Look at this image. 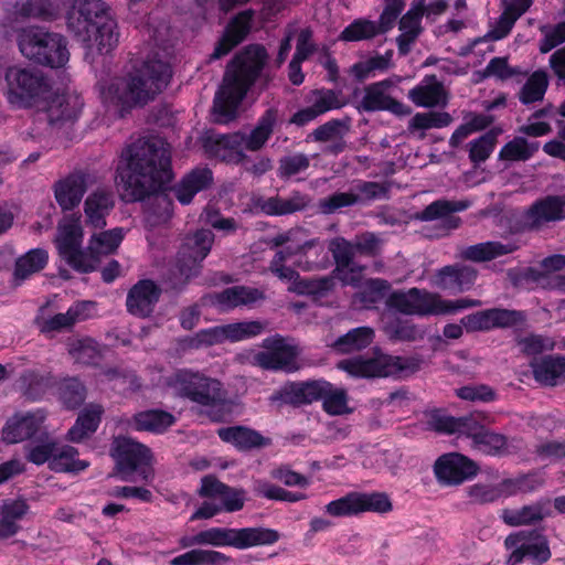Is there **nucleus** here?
<instances>
[{"label":"nucleus","mask_w":565,"mask_h":565,"mask_svg":"<svg viewBox=\"0 0 565 565\" xmlns=\"http://www.w3.org/2000/svg\"><path fill=\"white\" fill-rule=\"evenodd\" d=\"M200 541L202 545L214 547L231 546L237 550H247L254 546L275 544L280 535L276 530L254 526V527H210L200 531Z\"/></svg>","instance_id":"1a4fd4ad"},{"label":"nucleus","mask_w":565,"mask_h":565,"mask_svg":"<svg viewBox=\"0 0 565 565\" xmlns=\"http://www.w3.org/2000/svg\"><path fill=\"white\" fill-rule=\"evenodd\" d=\"M278 111L277 109L269 108L264 115L258 119L255 128L247 135L241 132L242 136V151H257L264 147L267 140L270 138L274 128L278 122Z\"/></svg>","instance_id":"f704fd0d"},{"label":"nucleus","mask_w":565,"mask_h":565,"mask_svg":"<svg viewBox=\"0 0 565 565\" xmlns=\"http://www.w3.org/2000/svg\"><path fill=\"white\" fill-rule=\"evenodd\" d=\"M322 408L331 416L351 414L353 408L349 405V396L344 388L335 387L328 382V387L323 391Z\"/></svg>","instance_id":"8fccbe9b"},{"label":"nucleus","mask_w":565,"mask_h":565,"mask_svg":"<svg viewBox=\"0 0 565 565\" xmlns=\"http://www.w3.org/2000/svg\"><path fill=\"white\" fill-rule=\"evenodd\" d=\"M390 305L405 315L424 317L439 316L443 312L441 297L418 288H411L405 292H394L390 298Z\"/></svg>","instance_id":"a211bd4d"},{"label":"nucleus","mask_w":565,"mask_h":565,"mask_svg":"<svg viewBox=\"0 0 565 565\" xmlns=\"http://www.w3.org/2000/svg\"><path fill=\"white\" fill-rule=\"evenodd\" d=\"M125 237L120 227L104 231L90 237L87 252L82 249L83 231L78 217H65L57 227L55 239L60 255L74 269L93 271L102 256L114 253Z\"/></svg>","instance_id":"39448f33"},{"label":"nucleus","mask_w":565,"mask_h":565,"mask_svg":"<svg viewBox=\"0 0 565 565\" xmlns=\"http://www.w3.org/2000/svg\"><path fill=\"white\" fill-rule=\"evenodd\" d=\"M164 384L170 394L205 407L224 404L227 399L223 384L200 371L177 370L166 377Z\"/></svg>","instance_id":"0eeeda50"},{"label":"nucleus","mask_w":565,"mask_h":565,"mask_svg":"<svg viewBox=\"0 0 565 565\" xmlns=\"http://www.w3.org/2000/svg\"><path fill=\"white\" fill-rule=\"evenodd\" d=\"M3 95L13 109H30L44 100L51 84L42 71L10 66L4 72Z\"/></svg>","instance_id":"423d86ee"},{"label":"nucleus","mask_w":565,"mask_h":565,"mask_svg":"<svg viewBox=\"0 0 565 565\" xmlns=\"http://www.w3.org/2000/svg\"><path fill=\"white\" fill-rule=\"evenodd\" d=\"M338 367L355 377L396 376L407 369L406 360L399 356L374 353L372 356L345 359Z\"/></svg>","instance_id":"f8f14e48"},{"label":"nucleus","mask_w":565,"mask_h":565,"mask_svg":"<svg viewBox=\"0 0 565 565\" xmlns=\"http://www.w3.org/2000/svg\"><path fill=\"white\" fill-rule=\"evenodd\" d=\"M104 17L108 14L103 1L73 0L67 13V25L82 41H90V28Z\"/></svg>","instance_id":"6ab92c4d"},{"label":"nucleus","mask_w":565,"mask_h":565,"mask_svg":"<svg viewBox=\"0 0 565 565\" xmlns=\"http://www.w3.org/2000/svg\"><path fill=\"white\" fill-rule=\"evenodd\" d=\"M407 97L418 107L433 108L447 104V92L435 75H426Z\"/></svg>","instance_id":"7c9ffc66"},{"label":"nucleus","mask_w":565,"mask_h":565,"mask_svg":"<svg viewBox=\"0 0 565 565\" xmlns=\"http://www.w3.org/2000/svg\"><path fill=\"white\" fill-rule=\"evenodd\" d=\"M392 502L382 492H350L344 497L329 502L324 507L327 514L334 518L352 516L364 512L387 513Z\"/></svg>","instance_id":"4468645a"},{"label":"nucleus","mask_w":565,"mask_h":565,"mask_svg":"<svg viewBox=\"0 0 565 565\" xmlns=\"http://www.w3.org/2000/svg\"><path fill=\"white\" fill-rule=\"evenodd\" d=\"M541 266L545 271L543 286L565 294V274L557 273L565 267V256H548L542 260Z\"/></svg>","instance_id":"5fc2aeb1"},{"label":"nucleus","mask_w":565,"mask_h":565,"mask_svg":"<svg viewBox=\"0 0 565 565\" xmlns=\"http://www.w3.org/2000/svg\"><path fill=\"white\" fill-rule=\"evenodd\" d=\"M437 479L446 484H459L476 476L477 465L460 454L441 456L435 463Z\"/></svg>","instance_id":"a878e982"},{"label":"nucleus","mask_w":565,"mask_h":565,"mask_svg":"<svg viewBox=\"0 0 565 565\" xmlns=\"http://www.w3.org/2000/svg\"><path fill=\"white\" fill-rule=\"evenodd\" d=\"M273 243L275 246L287 245L278 250L269 263V270L282 281L290 282L289 291L300 295L323 296L334 286V279L331 276L321 278H301L292 267L287 266L286 262L292 256H298L295 265L305 270H313L319 267L317 262L308 259L311 249L321 254L324 250L323 245L318 238H307L306 230L291 228L286 233L277 235Z\"/></svg>","instance_id":"f03ea898"},{"label":"nucleus","mask_w":565,"mask_h":565,"mask_svg":"<svg viewBox=\"0 0 565 565\" xmlns=\"http://www.w3.org/2000/svg\"><path fill=\"white\" fill-rule=\"evenodd\" d=\"M537 149L539 143H530L522 137H515L501 148L499 158L509 161H526L532 158Z\"/></svg>","instance_id":"680f3d73"},{"label":"nucleus","mask_w":565,"mask_h":565,"mask_svg":"<svg viewBox=\"0 0 565 565\" xmlns=\"http://www.w3.org/2000/svg\"><path fill=\"white\" fill-rule=\"evenodd\" d=\"M117 24L109 15L90 28V41H83L88 47L96 46L100 54L109 53L118 43Z\"/></svg>","instance_id":"79ce46f5"},{"label":"nucleus","mask_w":565,"mask_h":565,"mask_svg":"<svg viewBox=\"0 0 565 565\" xmlns=\"http://www.w3.org/2000/svg\"><path fill=\"white\" fill-rule=\"evenodd\" d=\"M199 494L215 500L220 510L225 512L242 510L246 501L243 489L231 488L213 476L202 478Z\"/></svg>","instance_id":"4be33fe9"},{"label":"nucleus","mask_w":565,"mask_h":565,"mask_svg":"<svg viewBox=\"0 0 565 565\" xmlns=\"http://www.w3.org/2000/svg\"><path fill=\"white\" fill-rule=\"evenodd\" d=\"M171 67L157 57L143 61L126 77L114 78L100 85V98L104 105L120 115L135 106L152 100L169 84Z\"/></svg>","instance_id":"7ed1b4c3"},{"label":"nucleus","mask_w":565,"mask_h":565,"mask_svg":"<svg viewBox=\"0 0 565 565\" xmlns=\"http://www.w3.org/2000/svg\"><path fill=\"white\" fill-rule=\"evenodd\" d=\"M220 438L238 449L247 450L270 445V439L258 431L243 426H234L218 429Z\"/></svg>","instance_id":"58836bf2"},{"label":"nucleus","mask_w":565,"mask_h":565,"mask_svg":"<svg viewBox=\"0 0 565 565\" xmlns=\"http://www.w3.org/2000/svg\"><path fill=\"white\" fill-rule=\"evenodd\" d=\"M565 218V194L547 195L536 200L518 220L519 230L533 231L543 225Z\"/></svg>","instance_id":"f3484780"},{"label":"nucleus","mask_w":565,"mask_h":565,"mask_svg":"<svg viewBox=\"0 0 565 565\" xmlns=\"http://www.w3.org/2000/svg\"><path fill=\"white\" fill-rule=\"evenodd\" d=\"M393 53L387 51L385 54L371 56L365 61L355 63L351 66V74L359 81H363L376 72H385L392 65Z\"/></svg>","instance_id":"13d9d810"},{"label":"nucleus","mask_w":565,"mask_h":565,"mask_svg":"<svg viewBox=\"0 0 565 565\" xmlns=\"http://www.w3.org/2000/svg\"><path fill=\"white\" fill-rule=\"evenodd\" d=\"M115 200L111 191L97 189L93 191L84 204L86 223L95 228L106 226V216L114 207Z\"/></svg>","instance_id":"2f4dec72"},{"label":"nucleus","mask_w":565,"mask_h":565,"mask_svg":"<svg viewBox=\"0 0 565 565\" xmlns=\"http://www.w3.org/2000/svg\"><path fill=\"white\" fill-rule=\"evenodd\" d=\"M266 58V50L259 45H250L235 56L214 98L215 121L226 124L235 118L238 105L259 75Z\"/></svg>","instance_id":"20e7f679"},{"label":"nucleus","mask_w":565,"mask_h":565,"mask_svg":"<svg viewBox=\"0 0 565 565\" xmlns=\"http://www.w3.org/2000/svg\"><path fill=\"white\" fill-rule=\"evenodd\" d=\"M175 423V417L162 409H149L137 413L129 425L138 431L162 434Z\"/></svg>","instance_id":"ea45409f"},{"label":"nucleus","mask_w":565,"mask_h":565,"mask_svg":"<svg viewBox=\"0 0 565 565\" xmlns=\"http://www.w3.org/2000/svg\"><path fill=\"white\" fill-rule=\"evenodd\" d=\"M425 15V0H413L407 12L398 22L399 35L396 38L398 53L406 55L424 31L422 19Z\"/></svg>","instance_id":"393cba45"},{"label":"nucleus","mask_w":565,"mask_h":565,"mask_svg":"<svg viewBox=\"0 0 565 565\" xmlns=\"http://www.w3.org/2000/svg\"><path fill=\"white\" fill-rule=\"evenodd\" d=\"M213 242L214 235L209 230H200L185 237L177 257L173 288H178L198 275L200 263L210 253Z\"/></svg>","instance_id":"9d476101"},{"label":"nucleus","mask_w":565,"mask_h":565,"mask_svg":"<svg viewBox=\"0 0 565 565\" xmlns=\"http://www.w3.org/2000/svg\"><path fill=\"white\" fill-rule=\"evenodd\" d=\"M471 417H452L440 412H433L428 415L427 425L430 429L446 434H465L471 422Z\"/></svg>","instance_id":"6e6d98bb"},{"label":"nucleus","mask_w":565,"mask_h":565,"mask_svg":"<svg viewBox=\"0 0 565 565\" xmlns=\"http://www.w3.org/2000/svg\"><path fill=\"white\" fill-rule=\"evenodd\" d=\"M105 347L98 344L92 338H72L67 341V351L74 362L93 365L104 355Z\"/></svg>","instance_id":"c03bdc74"},{"label":"nucleus","mask_w":565,"mask_h":565,"mask_svg":"<svg viewBox=\"0 0 565 565\" xmlns=\"http://www.w3.org/2000/svg\"><path fill=\"white\" fill-rule=\"evenodd\" d=\"M472 439V447L486 455H502L508 451V441L503 435L487 430L473 418L466 433Z\"/></svg>","instance_id":"473e14b6"},{"label":"nucleus","mask_w":565,"mask_h":565,"mask_svg":"<svg viewBox=\"0 0 565 565\" xmlns=\"http://www.w3.org/2000/svg\"><path fill=\"white\" fill-rule=\"evenodd\" d=\"M45 413L42 409L32 412L17 413L7 423L3 429V438L10 444H15L41 436L43 424L45 420Z\"/></svg>","instance_id":"5701e85b"},{"label":"nucleus","mask_w":565,"mask_h":565,"mask_svg":"<svg viewBox=\"0 0 565 565\" xmlns=\"http://www.w3.org/2000/svg\"><path fill=\"white\" fill-rule=\"evenodd\" d=\"M60 401L67 408L78 407L86 398V388L76 377L64 379L58 383Z\"/></svg>","instance_id":"4d7b16f0"},{"label":"nucleus","mask_w":565,"mask_h":565,"mask_svg":"<svg viewBox=\"0 0 565 565\" xmlns=\"http://www.w3.org/2000/svg\"><path fill=\"white\" fill-rule=\"evenodd\" d=\"M77 456L78 451L74 447L56 443L50 468L55 472H81L89 466V462L78 459Z\"/></svg>","instance_id":"a18cd8bd"},{"label":"nucleus","mask_w":565,"mask_h":565,"mask_svg":"<svg viewBox=\"0 0 565 565\" xmlns=\"http://www.w3.org/2000/svg\"><path fill=\"white\" fill-rule=\"evenodd\" d=\"M84 100L76 92L58 94L46 107V118L52 127L62 128L74 124L81 116Z\"/></svg>","instance_id":"b1692460"},{"label":"nucleus","mask_w":565,"mask_h":565,"mask_svg":"<svg viewBox=\"0 0 565 565\" xmlns=\"http://www.w3.org/2000/svg\"><path fill=\"white\" fill-rule=\"evenodd\" d=\"M470 205L471 202L468 200H437L418 212L416 218L425 222L439 221L440 226L437 236H445L460 224V218L454 216V213L465 211Z\"/></svg>","instance_id":"412c9836"},{"label":"nucleus","mask_w":565,"mask_h":565,"mask_svg":"<svg viewBox=\"0 0 565 565\" xmlns=\"http://www.w3.org/2000/svg\"><path fill=\"white\" fill-rule=\"evenodd\" d=\"M264 299V292L257 288L235 286L209 296L210 302L220 311H228L239 306H248Z\"/></svg>","instance_id":"c756f323"},{"label":"nucleus","mask_w":565,"mask_h":565,"mask_svg":"<svg viewBox=\"0 0 565 565\" xmlns=\"http://www.w3.org/2000/svg\"><path fill=\"white\" fill-rule=\"evenodd\" d=\"M242 140L241 131L228 135L210 132L204 138L203 147L210 157L239 163L246 157L242 151Z\"/></svg>","instance_id":"bb28decb"},{"label":"nucleus","mask_w":565,"mask_h":565,"mask_svg":"<svg viewBox=\"0 0 565 565\" xmlns=\"http://www.w3.org/2000/svg\"><path fill=\"white\" fill-rule=\"evenodd\" d=\"M380 33L381 29L375 21L356 19L342 30L339 39L347 42H356L373 39Z\"/></svg>","instance_id":"bf43d9fd"},{"label":"nucleus","mask_w":565,"mask_h":565,"mask_svg":"<svg viewBox=\"0 0 565 565\" xmlns=\"http://www.w3.org/2000/svg\"><path fill=\"white\" fill-rule=\"evenodd\" d=\"M104 408L99 404L86 405L77 416L75 424L67 433V438L73 443H81L92 436L98 428Z\"/></svg>","instance_id":"e433bc0d"},{"label":"nucleus","mask_w":565,"mask_h":565,"mask_svg":"<svg viewBox=\"0 0 565 565\" xmlns=\"http://www.w3.org/2000/svg\"><path fill=\"white\" fill-rule=\"evenodd\" d=\"M95 182V174L76 170L55 183V200L62 210H73L81 203L86 190Z\"/></svg>","instance_id":"aec40b11"},{"label":"nucleus","mask_w":565,"mask_h":565,"mask_svg":"<svg viewBox=\"0 0 565 565\" xmlns=\"http://www.w3.org/2000/svg\"><path fill=\"white\" fill-rule=\"evenodd\" d=\"M519 248V245L513 242H484L476 245H470L460 250V257L467 260L481 263L489 262L497 257L511 254Z\"/></svg>","instance_id":"4c0bfd02"},{"label":"nucleus","mask_w":565,"mask_h":565,"mask_svg":"<svg viewBox=\"0 0 565 565\" xmlns=\"http://www.w3.org/2000/svg\"><path fill=\"white\" fill-rule=\"evenodd\" d=\"M534 377L544 385H557L559 379L565 376V358L550 355L532 364Z\"/></svg>","instance_id":"49530a36"},{"label":"nucleus","mask_w":565,"mask_h":565,"mask_svg":"<svg viewBox=\"0 0 565 565\" xmlns=\"http://www.w3.org/2000/svg\"><path fill=\"white\" fill-rule=\"evenodd\" d=\"M309 167V156L302 152H295L279 159L277 174L280 179L289 180L306 172Z\"/></svg>","instance_id":"0e129e2a"},{"label":"nucleus","mask_w":565,"mask_h":565,"mask_svg":"<svg viewBox=\"0 0 565 565\" xmlns=\"http://www.w3.org/2000/svg\"><path fill=\"white\" fill-rule=\"evenodd\" d=\"M232 558L215 550L192 548L173 557L170 565H227Z\"/></svg>","instance_id":"09e8293b"},{"label":"nucleus","mask_w":565,"mask_h":565,"mask_svg":"<svg viewBox=\"0 0 565 565\" xmlns=\"http://www.w3.org/2000/svg\"><path fill=\"white\" fill-rule=\"evenodd\" d=\"M225 341L238 342L259 335L264 331V324L260 321H241L224 324Z\"/></svg>","instance_id":"69168bd1"},{"label":"nucleus","mask_w":565,"mask_h":565,"mask_svg":"<svg viewBox=\"0 0 565 565\" xmlns=\"http://www.w3.org/2000/svg\"><path fill=\"white\" fill-rule=\"evenodd\" d=\"M263 350L253 356L254 364L265 370L294 372L298 370L297 347L281 335L263 340Z\"/></svg>","instance_id":"2eb2a0df"},{"label":"nucleus","mask_w":565,"mask_h":565,"mask_svg":"<svg viewBox=\"0 0 565 565\" xmlns=\"http://www.w3.org/2000/svg\"><path fill=\"white\" fill-rule=\"evenodd\" d=\"M384 330L391 339L398 341H414L423 335V332L408 320L391 316L385 318Z\"/></svg>","instance_id":"e2e57ef3"},{"label":"nucleus","mask_w":565,"mask_h":565,"mask_svg":"<svg viewBox=\"0 0 565 565\" xmlns=\"http://www.w3.org/2000/svg\"><path fill=\"white\" fill-rule=\"evenodd\" d=\"M374 339V331L370 327H359L352 329L343 337H340L335 343L334 348L342 353H349L353 351H359L372 343Z\"/></svg>","instance_id":"864d4df0"},{"label":"nucleus","mask_w":565,"mask_h":565,"mask_svg":"<svg viewBox=\"0 0 565 565\" xmlns=\"http://www.w3.org/2000/svg\"><path fill=\"white\" fill-rule=\"evenodd\" d=\"M250 20L252 14L247 11L236 15L226 28L211 57L214 60L220 58L241 43L249 31Z\"/></svg>","instance_id":"c9c22d12"},{"label":"nucleus","mask_w":565,"mask_h":565,"mask_svg":"<svg viewBox=\"0 0 565 565\" xmlns=\"http://www.w3.org/2000/svg\"><path fill=\"white\" fill-rule=\"evenodd\" d=\"M550 78L544 70L534 71L518 92V99L522 105L529 106L544 99L548 88Z\"/></svg>","instance_id":"de8ad7c7"},{"label":"nucleus","mask_w":565,"mask_h":565,"mask_svg":"<svg viewBox=\"0 0 565 565\" xmlns=\"http://www.w3.org/2000/svg\"><path fill=\"white\" fill-rule=\"evenodd\" d=\"M402 81V76L393 75L367 85L361 100V108L365 111L387 110L396 116L409 115L412 109L391 96L392 89L397 87Z\"/></svg>","instance_id":"dca6fc26"},{"label":"nucleus","mask_w":565,"mask_h":565,"mask_svg":"<svg viewBox=\"0 0 565 565\" xmlns=\"http://www.w3.org/2000/svg\"><path fill=\"white\" fill-rule=\"evenodd\" d=\"M527 72L519 66H511L508 57H493L487 64L483 76L494 77L499 81H508L519 75H526Z\"/></svg>","instance_id":"338daca9"},{"label":"nucleus","mask_w":565,"mask_h":565,"mask_svg":"<svg viewBox=\"0 0 565 565\" xmlns=\"http://www.w3.org/2000/svg\"><path fill=\"white\" fill-rule=\"evenodd\" d=\"M19 47L26 58L51 67L64 66L68 61L65 39L39 28L23 30L19 35Z\"/></svg>","instance_id":"6e6552de"},{"label":"nucleus","mask_w":565,"mask_h":565,"mask_svg":"<svg viewBox=\"0 0 565 565\" xmlns=\"http://www.w3.org/2000/svg\"><path fill=\"white\" fill-rule=\"evenodd\" d=\"M540 32L543 35L540 41V52L545 54L565 42V21L555 25H541Z\"/></svg>","instance_id":"774afa93"},{"label":"nucleus","mask_w":565,"mask_h":565,"mask_svg":"<svg viewBox=\"0 0 565 565\" xmlns=\"http://www.w3.org/2000/svg\"><path fill=\"white\" fill-rule=\"evenodd\" d=\"M476 278L477 271L470 266H445L435 275L434 285L450 294H459L470 289Z\"/></svg>","instance_id":"c85d7f7f"},{"label":"nucleus","mask_w":565,"mask_h":565,"mask_svg":"<svg viewBox=\"0 0 565 565\" xmlns=\"http://www.w3.org/2000/svg\"><path fill=\"white\" fill-rule=\"evenodd\" d=\"M29 505L24 500H6L0 507V540L15 535L19 522L25 516Z\"/></svg>","instance_id":"a19ab883"},{"label":"nucleus","mask_w":565,"mask_h":565,"mask_svg":"<svg viewBox=\"0 0 565 565\" xmlns=\"http://www.w3.org/2000/svg\"><path fill=\"white\" fill-rule=\"evenodd\" d=\"M15 13L22 18L53 19L60 13V7L51 0H23L15 4Z\"/></svg>","instance_id":"603ef678"},{"label":"nucleus","mask_w":565,"mask_h":565,"mask_svg":"<svg viewBox=\"0 0 565 565\" xmlns=\"http://www.w3.org/2000/svg\"><path fill=\"white\" fill-rule=\"evenodd\" d=\"M111 456L116 461L122 480L131 481L130 476L137 470H139L141 479L146 482L152 479L153 473L149 467L151 451L147 446L130 437L118 436L113 441Z\"/></svg>","instance_id":"9b49d317"},{"label":"nucleus","mask_w":565,"mask_h":565,"mask_svg":"<svg viewBox=\"0 0 565 565\" xmlns=\"http://www.w3.org/2000/svg\"><path fill=\"white\" fill-rule=\"evenodd\" d=\"M328 387L327 381H310L291 383L284 388V399L292 404H310L321 399L323 391Z\"/></svg>","instance_id":"37998d69"},{"label":"nucleus","mask_w":565,"mask_h":565,"mask_svg":"<svg viewBox=\"0 0 565 565\" xmlns=\"http://www.w3.org/2000/svg\"><path fill=\"white\" fill-rule=\"evenodd\" d=\"M511 554L508 565H519L524 558L531 559L533 565H540L551 558L548 542L544 535L536 531H520L510 534L504 541Z\"/></svg>","instance_id":"ddd939ff"},{"label":"nucleus","mask_w":565,"mask_h":565,"mask_svg":"<svg viewBox=\"0 0 565 565\" xmlns=\"http://www.w3.org/2000/svg\"><path fill=\"white\" fill-rule=\"evenodd\" d=\"M47 258V253L44 249L36 248L28 252L17 260L15 278L25 279L34 273L40 271L46 265Z\"/></svg>","instance_id":"052dcab7"},{"label":"nucleus","mask_w":565,"mask_h":565,"mask_svg":"<svg viewBox=\"0 0 565 565\" xmlns=\"http://www.w3.org/2000/svg\"><path fill=\"white\" fill-rule=\"evenodd\" d=\"M160 296L161 288L153 280H139L128 291L126 299L127 310L136 317H149L159 301Z\"/></svg>","instance_id":"cd10ccee"},{"label":"nucleus","mask_w":565,"mask_h":565,"mask_svg":"<svg viewBox=\"0 0 565 565\" xmlns=\"http://www.w3.org/2000/svg\"><path fill=\"white\" fill-rule=\"evenodd\" d=\"M170 146L160 138L139 139L128 146L117 167L116 185L124 200L143 201L148 199V222H166L172 213V202L161 192L170 182Z\"/></svg>","instance_id":"f257e3e1"},{"label":"nucleus","mask_w":565,"mask_h":565,"mask_svg":"<svg viewBox=\"0 0 565 565\" xmlns=\"http://www.w3.org/2000/svg\"><path fill=\"white\" fill-rule=\"evenodd\" d=\"M545 512L540 503L524 505L521 509H504L501 512V519L510 526H520L531 524L543 520Z\"/></svg>","instance_id":"3c124183"},{"label":"nucleus","mask_w":565,"mask_h":565,"mask_svg":"<svg viewBox=\"0 0 565 565\" xmlns=\"http://www.w3.org/2000/svg\"><path fill=\"white\" fill-rule=\"evenodd\" d=\"M212 181L213 175L210 169L196 168L182 178L173 188V192L181 204H189L194 195L207 189Z\"/></svg>","instance_id":"72a5a7b5"}]
</instances>
